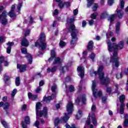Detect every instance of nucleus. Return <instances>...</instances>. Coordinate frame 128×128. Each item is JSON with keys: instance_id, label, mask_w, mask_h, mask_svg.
I'll use <instances>...</instances> for the list:
<instances>
[{"instance_id": "nucleus-1", "label": "nucleus", "mask_w": 128, "mask_h": 128, "mask_svg": "<svg viewBox=\"0 0 128 128\" xmlns=\"http://www.w3.org/2000/svg\"><path fill=\"white\" fill-rule=\"evenodd\" d=\"M107 44L108 46V50L110 52H112L113 56H111L110 60V58L106 59L104 56L102 57V60L106 64L108 65L110 62H113L112 68H118L120 66V62L118 60V50H122L124 48V41H120L119 42L118 45L116 43L112 44L110 40H108L107 41Z\"/></svg>"}, {"instance_id": "nucleus-2", "label": "nucleus", "mask_w": 128, "mask_h": 128, "mask_svg": "<svg viewBox=\"0 0 128 128\" xmlns=\"http://www.w3.org/2000/svg\"><path fill=\"white\" fill-rule=\"evenodd\" d=\"M76 19V16L73 17L67 20L66 26H69L70 28H68L69 32L71 33L72 40L70 42L71 44H74L78 40V30L76 29V26L74 24V22Z\"/></svg>"}, {"instance_id": "nucleus-3", "label": "nucleus", "mask_w": 128, "mask_h": 128, "mask_svg": "<svg viewBox=\"0 0 128 128\" xmlns=\"http://www.w3.org/2000/svg\"><path fill=\"white\" fill-rule=\"evenodd\" d=\"M66 110L68 112V114L65 113L64 116L62 117L61 120H58V118H56L54 120V124L56 126L60 124V122H65L68 120V118H70V114H72L74 112V104L72 102L69 101L67 104Z\"/></svg>"}, {"instance_id": "nucleus-4", "label": "nucleus", "mask_w": 128, "mask_h": 128, "mask_svg": "<svg viewBox=\"0 0 128 128\" xmlns=\"http://www.w3.org/2000/svg\"><path fill=\"white\" fill-rule=\"evenodd\" d=\"M104 68L103 66H99L98 70L95 72L94 70H92L90 72V74L92 76H99L100 82L102 84H104L105 86H108V84H110V79L108 77H104V73L102 72Z\"/></svg>"}, {"instance_id": "nucleus-5", "label": "nucleus", "mask_w": 128, "mask_h": 128, "mask_svg": "<svg viewBox=\"0 0 128 128\" xmlns=\"http://www.w3.org/2000/svg\"><path fill=\"white\" fill-rule=\"evenodd\" d=\"M46 41V34L44 33H41L39 40L35 42V46H39V48L42 50L41 52H39L40 54H44V50L46 48V44L44 42Z\"/></svg>"}, {"instance_id": "nucleus-6", "label": "nucleus", "mask_w": 128, "mask_h": 128, "mask_svg": "<svg viewBox=\"0 0 128 128\" xmlns=\"http://www.w3.org/2000/svg\"><path fill=\"white\" fill-rule=\"evenodd\" d=\"M58 88V86L56 84L53 85L52 86V94L51 96H49L47 98L44 97V100L46 102V104H48L50 100H54V98H56V94H57L56 89Z\"/></svg>"}, {"instance_id": "nucleus-7", "label": "nucleus", "mask_w": 128, "mask_h": 128, "mask_svg": "<svg viewBox=\"0 0 128 128\" xmlns=\"http://www.w3.org/2000/svg\"><path fill=\"white\" fill-rule=\"evenodd\" d=\"M90 116L93 124H94V126H96L98 124L96 119V115L94 113H90L88 114V120L86 122L84 128H88V126H90Z\"/></svg>"}, {"instance_id": "nucleus-8", "label": "nucleus", "mask_w": 128, "mask_h": 128, "mask_svg": "<svg viewBox=\"0 0 128 128\" xmlns=\"http://www.w3.org/2000/svg\"><path fill=\"white\" fill-rule=\"evenodd\" d=\"M96 84L94 80H92V94L94 98H98L102 96V91H98V89L96 88Z\"/></svg>"}, {"instance_id": "nucleus-9", "label": "nucleus", "mask_w": 128, "mask_h": 128, "mask_svg": "<svg viewBox=\"0 0 128 128\" xmlns=\"http://www.w3.org/2000/svg\"><path fill=\"white\" fill-rule=\"evenodd\" d=\"M116 14H115L112 15L110 16V18L108 19V20H110V24H112V22L114 20V18H116V16H117L118 18H122L124 16V12H122V10L117 9L116 10Z\"/></svg>"}, {"instance_id": "nucleus-10", "label": "nucleus", "mask_w": 128, "mask_h": 128, "mask_svg": "<svg viewBox=\"0 0 128 128\" xmlns=\"http://www.w3.org/2000/svg\"><path fill=\"white\" fill-rule=\"evenodd\" d=\"M21 52L22 54H27L26 58L28 60V64H32V56L30 54L28 53V50L25 48H23L21 49Z\"/></svg>"}, {"instance_id": "nucleus-11", "label": "nucleus", "mask_w": 128, "mask_h": 128, "mask_svg": "<svg viewBox=\"0 0 128 128\" xmlns=\"http://www.w3.org/2000/svg\"><path fill=\"white\" fill-rule=\"evenodd\" d=\"M6 12L4 11L2 14L0 15V20H1V23L3 26H6L8 20L6 19Z\"/></svg>"}, {"instance_id": "nucleus-12", "label": "nucleus", "mask_w": 128, "mask_h": 128, "mask_svg": "<svg viewBox=\"0 0 128 128\" xmlns=\"http://www.w3.org/2000/svg\"><path fill=\"white\" fill-rule=\"evenodd\" d=\"M95 0H87V6L88 8H90L92 6H93L92 8L94 10V12H96L98 10V5L96 3H94V2Z\"/></svg>"}, {"instance_id": "nucleus-13", "label": "nucleus", "mask_w": 128, "mask_h": 128, "mask_svg": "<svg viewBox=\"0 0 128 128\" xmlns=\"http://www.w3.org/2000/svg\"><path fill=\"white\" fill-rule=\"evenodd\" d=\"M77 70L78 72V75L82 78H84V66H80L77 68Z\"/></svg>"}, {"instance_id": "nucleus-14", "label": "nucleus", "mask_w": 128, "mask_h": 128, "mask_svg": "<svg viewBox=\"0 0 128 128\" xmlns=\"http://www.w3.org/2000/svg\"><path fill=\"white\" fill-rule=\"evenodd\" d=\"M30 124V117L26 116L25 117L24 122H22V127L23 128H26V126Z\"/></svg>"}, {"instance_id": "nucleus-15", "label": "nucleus", "mask_w": 128, "mask_h": 128, "mask_svg": "<svg viewBox=\"0 0 128 128\" xmlns=\"http://www.w3.org/2000/svg\"><path fill=\"white\" fill-rule=\"evenodd\" d=\"M9 62L8 61H4V57L3 56H0V66H8L9 64Z\"/></svg>"}, {"instance_id": "nucleus-16", "label": "nucleus", "mask_w": 128, "mask_h": 128, "mask_svg": "<svg viewBox=\"0 0 128 128\" xmlns=\"http://www.w3.org/2000/svg\"><path fill=\"white\" fill-rule=\"evenodd\" d=\"M50 56V57L48 60V61L50 62L54 60V58H56V50H51Z\"/></svg>"}, {"instance_id": "nucleus-17", "label": "nucleus", "mask_w": 128, "mask_h": 128, "mask_svg": "<svg viewBox=\"0 0 128 128\" xmlns=\"http://www.w3.org/2000/svg\"><path fill=\"white\" fill-rule=\"evenodd\" d=\"M64 6H65L66 8H68V6H70V2H65L64 1H61L60 2L59 4V6L60 8H64Z\"/></svg>"}, {"instance_id": "nucleus-18", "label": "nucleus", "mask_w": 128, "mask_h": 128, "mask_svg": "<svg viewBox=\"0 0 128 128\" xmlns=\"http://www.w3.org/2000/svg\"><path fill=\"white\" fill-rule=\"evenodd\" d=\"M17 68L20 70V72H22L26 70V65H20L19 64H17Z\"/></svg>"}, {"instance_id": "nucleus-19", "label": "nucleus", "mask_w": 128, "mask_h": 128, "mask_svg": "<svg viewBox=\"0 0 128 128\" xmlns=\"http://www.w3.org/2000/svg\"><path fill=\"white\" fill-rule=\"evenodd\" d=\"M8 47L6 48V52L7 54H10V52L12 50V46L14 45L13 42H8L6 44Z\"/></svg>"}, {"instance_id": "nucleus-20", "label": "nucleus", "mask_w": 128, "mask_h": 128, "mask_svg": "<svg viewBox=\"0 0 128 128\" xmlns=\"http://www.w3.org/2000/svg\"><path fill=\"white\" fill-rule=\"evenodd\" d=\"M62 62V60L59 57L55 58L53 62L54 64H60Z\"/></svg>"}, {"instance_id": "nucleus-21", "label": "nucleus", "mask_w": 128, "mask_h": 128, "mask_svg": "<svg viewBox=\"0 0 128 128\" xmlns=\"http://www.w3.org/2000/svg\"><path fill=\"white\" fill-rule=\"evenodd\" d=\"M22 46H28V44H30V43L28 42V41L26 38H24L22 40V42H21Z\"/></svg>"}, {"instance_id": "nucleus-22", "label": "nucleus", "mask_w": 128, "mask_h": 128, "mask_svg": "<svg viewBox=\"0 0 128 128\" xmlns=\"http://www.w3.org/2000/svg\"><path fill=\"white\" fill-rule=\"evenodd\" d=\"M10 104L8 102H5L3 105V108L6 112V114H8V110L10 109Z\"/></svg>"}, {"instance_id": "nucleus-23", "label": "nucleus", "mask_w": 128, "mask_h": 128, "mask_svg": "<svg viewBox=\"0 0 128 128\" xmlns=\"http://www.w3.org/2000/svg\"><path fill=\"white\" fill-rule=\"evenodd\" d=\"M56 70H58V66H53L51 69L49 68H47V72L48 74H50V72L54 73L55 72Z\"/></svg>"}, {"instance_id": "nucleus-24", "label": "nucleus", "mask_w": 128, "mask_h": 128, "mask_svg": "<svg viewBox=\"0 0 128 128\" xmlns=\"http://www.w3.org/2000/svg\"><path fill=\"white\" fill-rule=\"evenodd\" d=\"M124 124H123V126L125 128H126V127L128 126V114H126L124 116Z\"/></svg>"}, {"instance_id": "nucleus-25", "label": "nucleus", "mask_w": 128, "mask_h": 128, "mask_svg": "<svg viewBox=\"0 0 128 128\" xmlns=\"http://www.w3.org/2000/svg\"><path fill=\"white\" fill-rule=\"evenodd\" d=\"M28 98L30 100H34L38 98V96L32 95L31 92L28 93Z\"/></svg>"}, {"instance_id": "nucleus-26", "label": "nucleus", "mask_w": 128, "mask_h": 128, "mask_svg": "<svg viewBox=\"0 0 128 128\" xmlns=\"http://www.w3.org/2000/svg\"><path fill=\"white\" fill-rule=\"evenodd\" d=\"M94 41L91 40L88 42V46H87V48L88 50H92V48H94Z\"/></svg>"}, {"instance_id": "nucleus-27", "label": "nucleus", "mask_w": 128, "mask_h": 128, "mask_svg": "<svg viewBox=\"0 0 128 128\" xmlns=\"http://www.w3.org/2000/svg\"><path fill=\"white\" fill-rule=\"evenodd\" d=\"M68 70V67L64 66V67H61L60 69V74H64Z\"/></svg>"}, {"instance_id": "nucleus-28", "label": "nucleus", "mask_w": 128, "mask_h": 128, "mask_svg": "<svg viewBox=\"0 0 128 128\" xmlns=\"http://www.w3.org/2000/svg\"><path fill=\"white\" fill-rule=\"evenodd\" d=\"M120 22H118L117 24H116V34H120Z\"/></svg>"}, {"instance_id": "nucleus-29", "label": "nucleus", "mask_w": 128, "mask_h": 128, "mask_svg": "<svg viewBox=\"0 0 128 128\" xmlns=\"http://www.w3.org/2000/svg\"><path fill=\"white\" fill-rule=\"evenodd\" d=\"M8 14V16H10V18H16V14L14 11H10Z\"/></svg>"}, {"instance_id": "nucleus-30", "label": "nucleus", "mask_w": 128, "mask_h": 128, "mask_svg": "<svg viewBox=\"0 0 128 128\" xmlns=\"http://www.w3.org/2000/svg\"><path fill=\"white\" fill-rule=\"evenodd\" d=\"M82 116V112L79 110L76 115V118H77V120H80Z\"/></svg>"}, {"instance_id": "nucleus-31", "label": "nucleus", "mask_w": 128, "mask_h": 128, "mask_svg": "<svg viewBox=\"0 0 128 128\" xmlns=\"http://www.w3.org/2000/svg\"><path fill=\"white\" fill-rule=\"evenodd\" d=\"M86 54H88V52H86V51H84L82 52L83 58H80L81 60H83V62H86Z\"/></svg>"}, {"instance_id": "nucleus-32", "label": "nucleus", "mask_w": 128, "mask_h": 128, "mask_svg": "<svg viewBox=\"0 0 128 128\" xmlns=\"http://www.w3.org/2000/svg\"><path fill=\"white\" fill-rule=\"evenodd\" d=\"M124 100H126V96L124 95H122L120 97V102L122 104H124Z\"/></svg>"}, {"instance_id": "nucleus-33", "label": "nucleus", "mask_w": 128, "mask_h": 128, "mask_svg": "<svg viewBox=\"0 0 128 128\" xmlns=\"http://www.w3.org/2000/svg\"><path fill=\"white\" fill-rule=\"evenodd\" d=\"M65 46H66V43L62 40H60V42L59 43V46L60 48H64Z\"/></svg>"}, {"instance_id": "nucleus-34", "label": "nucleus", "mask_w": 128, "mask_h": 128, "mask_svg": "<svg viewBox=\"0 0 128 128\" xmlns=\"http://www.w3.org/2000/svg\"><path fill=\"white\" fill-rule=\"evenodd\" d=\"M107 16H108V12H104L101 14L100 18L102 19L106 18Z\"/></svg>"}, {"instance_id": "nucleus-35", "label": "nucleus", "mask_w": 128, "mask_h": 128, "mask_svg": "<svg viewBox=\"0 0 128 128\" xmlns=\"http://www.w3.org/2000/svg\"><path fill=\"white\" fill-rule=\"evenodd\" d=\"M124 104H122L120 107V114H124Z\"/></svg>"}, {"instance_id": "nucleus-36", "label": "nucleus", "mask_w": 128, "mask_h": 128, "mask_svg": "<svg viewBox=\"0 0 128 128\" xmlns=\"http://www.w3.org/2000/svg\"><path fill=\"white\" fill-rule=\"evenodd\" d=\"M90 58L92 62H94V60H96V54H94V53L91 54Z\"/></svg>"}, {"instance_id": "nucleus-37", "label": "nucleus", "mask_w": 128, "mask_h": 128, "mask_svg": "<svg viewBox=\"0 0 128 128\" xmlns=\"http://www.w3.org/2000/svg\"><path fill=\"white\" fill-rule=\"evenodd\" d=\"M98 12H94L91 14V18H92V20H96V16H98Z\"/></svg>"}, {"instance_id": "nucleus-38", "label": "nucleus", "mask_w": 128, "mask_h": 128, "mask_svg": "<svg viewBox=\"0 0 128 128\" xmlns=\"http://www.w3.org/2000/svg\"><path fill=\"white\" fill-rule=\"evenodd\" d=\"M107 38H110V36H114V33L110 31H108V33L106 34Z\"/></svg>"}, {"instance_id": "nucleus-39", "label": "nucleus", "mask_w": 128, "mask_h": 128, "mask_svg": "<svg viewBox=\"0 0 128 128\" xmlns=\"http://www.w3.org/2000/svg\"><path fill=\"white\" fill-rule=\"evenodd\" d=\"M15 82L16 86H20V77L16 78Z\"/></svg>"}, {"instance_id": "nucleus-40", "label": "nucleus", "mask_w": 128, "mask_h": 128, "mask_svg": "<svg viewBox=\"0 0 128 128\" xmlns=\"http://www.w3.org/2000/svg\"><path fill=\"white\" fill-rule=\"evenodd\" d=\"M1 124H2V126H4L5 128H8V124H7L6 122V121H2Z\"/></svg>"}, {"instance_id": "nucleus-41", "label": "nucleus", "mask_w": 128, "mask_h": 128, "mask_svg": "<svg viewBox=\"0 0 128 128\" xmlns=\"http://www.w3.org/2000/svg\"><path fill=\"white\" fill-rule=\"evenodd\" d=\"M120 6L121 10H124V0H120Z\"/></svg>"}, {"instance_id": "nucleus-42", "label": "nucleus", "mask_w": 128, "mask_h": 128, "mask_svg": "<svg viewBox=\"0 0 128 128\" xmlns=\"http://www.w3.org/2000/svg\"><path fill=\"white\" fill-rule=\"evenodd\" d=\"M22 6V3H19L17 5V10H18V12H20V8Z\"/></svg>"}, {"instance_id": "nucleus-43", "label": "nucleus", "mask_w": 128, "mask_h": 128, "mask_svg": "<svg viewBox=\"0 0 128 128\" xmlns=\"http://www.w3.org/2000/svg\"><path fill=\"white\" fill-rule=\"evenodd\" d=\"M4 80L5 82H8V80H10V76H8L6 74L4 75Z\"/></svg>"}, {"instance_id": "nucleus-44", "label": "nucleus", "mask_w": 128, "mask_h": 128, "mask_svg": "<svg viewBox=\"0 0 128 128\" xmlns=\"http://www.w3.org/2000/svg\"><path fill=\"white\" fill-rule=\"evenodd\" d=\"M30 30H26L25 32L24 33V37L26 38V36H28V34H30Z\"/></svg>"}, {"instance_id": "nucleus-45", "label": "nucleus", "mask_w": 128, "mask_h": 128, "mask_svg": "<svg viewBox=\"0 0 128 128\" xmlns=\"http://www.w3.org/2000/svg\"><path fill=\"white\" fill-rule=\"evenodd\" d=\"M82 102L84 104H86V95H83L82 96Z\"/></svg>"}, {"instance_id": "nucleus-46", "label": "nucleus", "mask_w": 128, "mask_h": 128, "mask_svg": "<svg viewBox=\"0 0 128 128\" xmlns=\"http://www.w3.org/2000/svg\"><path fill=\"white\" fill-rule=\"evenodd\" d=\"M91 110L92 112H94L96 110V105L93 104L91 108Z\"/></svg>"}, {"instance_id": "nucleus-47", "label": "nucleus", "mask_w": 128, "mask_h": 128, "mask_svg": "<svg viewBox=\"0 0 128 128\" xmlns=\"http://www.w3.org/2000/svg\"><path fill=\"white\" fill-rule=\"evenodd\" d=\"M16 94V89H14L12 92V94H11V96H12V98H14Z\"/></svg>"}, {"instance_id": "nucleus-48", "label": "nucleus", "mask_w": 128, "mask_h": 128, "mask_svg": "<svg viewBox=\"0 0 128 128\" xmlns=\"http://www.w3.org/2000/svg\"><path fill=\"white\" fill-rule=\"evenodd\" d=\"M69 90L70 92H74V87L72 85H70L69 87Z\"/></svg>"}, {"instance_id": "nucleus-49", "label": "nucleus", "mask_w": 128, "mask_h": 128, "mask_svg": "<svg viewBox=\"0 0 128 128\" xmlns=\"http://www.w3.org/2000/svg\"><path fill=\"white\" fill-rule=\"evenodd\" d=\"M106 92L108 94H110V92H112V88H110V87H107L106 89Z\"/></svg>"}, {"instance_id": "nucleus-50", "label": "nucleus", "mask_w": 128, "mask_h": 128, "mask_svg": "<svg viewBox=\"0 0 128 128\" xmlns=\"http://www.w3.org/2000/svg\"><path fill=\"white\" fill-rule=\"evenodd\" d=\"M66 128H76V126H75L74 124H73L70 127V125H68V124H66Z\"/></svg>"}, {"instance_id": "nucleus-51", "label": "nucleus", "mask_w": 128, "mask_h": 128, "mask_svg": "<svg viewBox=\"0 0 128 128\" xmlns=\"http://www.w3.org/2000/svg\"><path fill=\"white\" fill-rule=\"evenodd\" d=\"M29 22L30 24H33L34 22V18L32 16L29 17Z\"/></svg>"}, {"instance_id": "nucleus-52", "label": "nucleus", "mask_w": 128, "mask_h": 128, "mask_svg": "<svg viewBox=\"0 0 128 128\" xmlns=\"http://www.w3.org/2000/svg\"><path fill=\"white\" fill-rule=\"evenodd\" d=\"M40 92H42V88H40V86L38 87L36 90V94H38Z\"/></svg>"}, {"instance_id": "nucleus-53", "label": "nucleus", "mask_w": 128, "mask_h": 128, "mask_svg": "<svg viewBox=\"0 0 128 128\" xmlns=\"http://www.w3.org/2000/svg\"><path fill=\"white\" fill-rule=\"evenodd\" d=\"M114 2V0H108V4L112 6Z\"/></svg>"}, {"instance_id": "nucleus-54", "label": "nucleus", "mask_w": 128, "mask_h": 128, "mask_svg": "<svg viewBox=\"0 0 128 128\" xmlns=\"http://www.w3.org/2000/svg\"><path fill=\"white\" fill-rule=\"evenodd\" d=\"M80 102V96H78L77 99L76 100V102L77 104H78Z\"/></svg>"}, {"instance_id": "nucleus-55", "label": "nucleus", "mask_w": 128, "mask_h": 128, "mask_svg": "<svg viewBox=\"0 0 128 128\" xmlns=\"http://www.w3.org/2000/svg\"><path fill=\"white\" fill-rule=\"evenodd\" d=\"M53 14L54 16H58V9H56L54 12H53Z\"/></svg>"}, {"instance_id": "nucleus-56", "label": "nucleus", "mask_w": 128, "mask_h": 128, "mask_svg": "<svg viewBox=\"0 0 128 128\" xmlns=\"http://www.w3.org/2000/svg\"><path fill=\"white\" fill-rule=\"evenodd\" d=\"M116 78L118 80L120 79V78H122V74H117L116 75Z\"/></svg>"}, {"instance_id": "nucleus-57", "label": "nucleus", "mask_w": 128, "mask_h": 128, "mask_svg": "<svg viewBox=\"0 0 128 128\" xmlns=\"http://www.w3.org/2000/svg\"><path fill=\"white\" fill-rule=\"evenodd\" d=\"M86 22L83 20L82 22V28H86Z\"/></svg>"}, {"instance_id": "nucleus-58", "label": "nucleus", "mask_w": 128, "mask_h": 128, "mask_svg": "<svg viewBox=\"0 0 128 128\" xmlns=\"http://www.w3.org/2000/svg\"><path fill=\"white\" fill-rule=\"evenodd\" d=\"M73 12L74 16H76L78 14V9L74 10Z\"/></svg>"}, {"instance_id": "nucleus-59", "label": "nucleus", "mask_w": 128, "mask_h": 128, "mask_svg": "<svg viewBox=\"0 0 128 128\" xmlns=\"http://www.w3.org/2000/svg\"><path fill=\"white\" fill-rule=\"evenodd\" d=\"M90 26H92L94 24V21L93 20H91L88 21Z\"/></svg>"}, {"instance_id": "nucleus-60", "label": "nucleus", "mask_w": 128, "mask_h": 128, "mask_svg": "<svg viewBox=\"0 0 128 128\" xmlns=\"http://www.w3.org/2000/svg\"><path fill=\"white\" fill-rule=\"evenodd\" d=\"M106 97H102V102L104 104H106Z\"/></svg>"}, {"instance_id": "nucleus-61", "label": "nucleus", "mask_w": 128, "mask_h": 128, "mask_svg": "<svg viewBox=\"0 0 128 128\" xmlns=\"http://www.w3.org/2000/svg\"><path fill=\"white\" fill-rule=\"evenodd\" d=\"M22 110H26V105L24 104L22 107Z\"/></svg>"}, {"instance_id": "nucleus-62", "label": "nucleus", "mask_w": 128, "mask_h": 128, "mask_svg": "<svg viewBox=\"0 0 128 128\" xmlns=\"http://www.w3.org/2000/svg\"><path fill=\"white\" fill-rule=\"evenodd\" d=\"M14 8H16V6L14 5H12L10 11L14 12Z\"/></svg>"}, {"instance_id": "nucleus-63", "label": "nucleus", "mask_w": 128, "mask_h": 128, "mask_svg": "<svg viewBox=\"0 0 128 128\" xmlns=\"http://www.w3.org/2000/svg\"><path fill=\"white\" fill-rule=\"evenodd\" d=\"M36 78H42V74H40V73L36 74Z\"/></svg>"}, {"instance_id": "nucleus-64", "label": "nucleus", "mask_w": 128, "mask_h": 128, "mask_svg": "<svg viewBox=\"0 0 128 128\" xmlns=\"http://www.w3.org/2000/svg\"><path fill=\"white\" fill-rule=\"evenodd\" d=\"M44 80H41L40 82V86H44Z\"/></svg>"}]
</instances>
